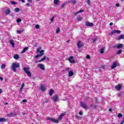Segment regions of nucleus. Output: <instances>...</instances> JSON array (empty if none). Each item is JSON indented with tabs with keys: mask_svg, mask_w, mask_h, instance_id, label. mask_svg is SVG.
<instances>
[{
	"mask_svg": "<svg viewBox=\"0 0 124 124\" xmlns=\"http://www.w3.org/2000/svg\"><path fill=\"white\" fill-rule=\"evenodd\" d=\"M19 63H16V62L13 63L12 65V68L13 70L14 71V72H16L17 70L16 68L19 67Z\"/></svg>",
	"mask_w": 124,
	"mask_h": 124,
	"instance_id": "1",
	"label": "nucleus"
},
{
	"mask_svg": "<svg viewBox=\"0 0 124 124\" xmlns=\"http://www.w3.org/2000/svg\"><path fill=\"white\" fill-rule=\"evenodd\" d=\"M46 120L47 121H50V122H52V123H55V124H58V123H59V120H57V119H55L54 118H47L46 119Z\"/></svg>",
	"mask_w": 124,
	"mask_h": 124,
	"instance_id": "2",
	"label": "nucleus"
},
{
	"mask_svg": "<svg viewBox=\"0 0 124 124\" xmlns=\"http://www.w3.org/2000/svg\"><path fill=\"white\" fill-rule=\"evenodd\" d=\"M118 65H119V62H118L117 61L114 62L113 63L112 65L111 66V69H114V68H116V67H117Z\"/></svg>",
	"mask_w": 124,
	"mask_h": 124,
	"instance_id": "3",
	"label": "nucleus"
},
{
	"mask_svg": "<svg viewBox=\"0 0 124 124\" xmlns=\"http://www.w3.org/2000/svg\"><path fill=\"white\" fill-rule=\"evenodd\" d=\"M121 31L120 30H112L111 32L109 33V35H112V34H114V33L120 34Z\"/></svg>",
	"mask_w": 124,
	"mask_h": 124,
	"instance_id": "4",
	"label": "nucleus"
},
{
	"mask_svg": "<svg viewBox=\"0 0 124 124\" xmlns=\"http://www.w3.org/2000/svg\"><path fill=\"white\" fill-rule=\"evenodd\" d=\"M78 49H80V48H82V47L84 46V44H83V43H82V42H81L80 41H78Z\"/></svg>",
	"mask_w": 124,
	"mask_h": 124,
	"instance_id": "5",
	"label": "nucleus"
},
{
	"mask_svg": "<svg viewBox=\"0 0 124 124\" xmlns=\"http://www.w3.org/2000/svg\"><path fill=\"white\" fill-rule=\"evenodd\" d=\"M74 58V57H73V56H71L69 58V62H70L71 63H75V61L73 60Z\"/></svg>",
	"mask_w": 124,
	"mask_h": 124,
	"instance_id": "6",
	"label": "nucleus"
},
{
	"mask_svg": "<svg viewBox=\"0 0 124 124\" xmlns=\"http://www.w3.org/2000/svg\"><path fill=\"white\" fill-rule=\"evenodd\" d=\"M37 53H40V56H43V55H44V50L40 51V48H38Z\"/></svg>",
	"mask_w": 124,
	"mask_h": 124,
	"instance_id": "7",
	"label": "nucleus"
},
{
	"mask_svg": "<svg viewBox=\"0 0 124 124\" xmlns=\"http://www.w3.org/2000/svg\"><path fill=\"white\" fill-rule=\"evenodd\" d=\"M80 105L82 108H84V109H87L88 108V106H87V105H86V103L84 102H81Z\"/></svg>",
	"mask_w": 124,
	"mask_h": 124,
	"instance_id": "8",
	"label": "nucleus"
},
{
	"mask_svg": "<svg viewBox=\"0 0 124 124\" xmlns=\"http://www.w3.org/2000/svg\"><path fill=\"white\" fill-rule=\"evenodd\" d=\"M86 26L87 27H93V23L92 22H87L86 23Z\"/></svg>",
	"mask_w": 124,
	"mask_h": 124,
	"instance_id": "9",
	"label": "nucleus"
},
{
	"mask_svg": "<svg viewBox=\"0 0 124 124\" xmlns=\"http://www.w3.org/2000/svg\"><path fill=\"white\" fill-rule=\"evenodd\" d=\"M38 67L41 68V69H42V70L43 71L45 70V66L44 65V64H39L38 65Z\"/></svg>",
	"mask_w": 124,
	"mask_h": 124,
	"instance_id": "10",
	"label": "nucleus"
},
{
	"mask_svg": "<svg viewBox=\"0 0 124 124\" xmlns=\"http://www.w3.org/2000/svg\"><path fill=\"white\" fill-rule=\"evenodd\" d=\"M115 89L117 91H121V90H122V85H121L120 84H118V85H116L115 86Z\"/></svg>",
	"mask_w": 124,
	"mask_h": 124,
	"instance_id": "11",
	"label": "nucleus"
},
{
	"mask_svg": "<svg viewBox=\"0 0 124 124\" xmlns=\"http://www.w3.org/2000/svg\"><path fill=\"white\" fill-rule=\"evenodd\" d=\"M5 122H7V119L3 118H0V123H4Z\"/></svg>",
	"mask_w": 124,
	"mask_h": 124,
	"instance_id": "12",
	"label": "nucleus"
},
{
	"mask_svg": "<svg viewBox=\"0 0 124 124\" xmlns=\"http://www.w3.org/2000/svg\"><path fill=\"white\" fill-rule=\"evenodd\" d=\"M65 116V113H62L60 116L58 117V120H62V117Z\"/></svg>",
	"mask_w": 124,
	"mask_h": 124,
	"instance_id": "13",
	"label": "nucleus"
},
{
	"mask_svg": "<svg viewBox=\"0 0 124 124\" xmlns=\"http://www.w3.org/2000/svg\"><path fill=\"white\" fill-rule=\"evenodd\" d=\"M11 11H10V9H7L5 11V13L6 15H9L10 14Z\"/></svg>",
	"mask_w": 124,
	"mask_h": 124,
	"instance_id": "14",
	"label": "nucleus"
},
{
	"mask_svg": "<svg viewBox=\"0 0 124 124\" xmlns=\"http://www.w3.org/2000/svg\"><path fill=\"white\" fill-rule=\"evenodd\" d=\"M82 12H84V10H81L79 11L78 12L74 14V15H73L74 17H75V16H76V15H77V14H79V13H81Z\"/></svg>",
	"mask_w": 124,
	"mask_h": 124,
	"instance_id": "15",
	"label": "nucleus"
},
{
	"mask_svg": "<svg viewBox=\"0 0 124 124\" xmlns=\"http://www.w3.org/2000/svg\"><path fill=\"white\" fill-rule=\"evenodd\" d=\"M53 100L54 102H57L58 101V96L55 95L53 97Z\"/></svg>",
	"mask_w": 124,
	"mask_h": 124,
	"instance_id": "16",
	"label": "nucleus"
},
{
	"mask_svg": "<svg viewBox=\"0 0 124 124\" xmlns=\"http://www.w3.org/2000/svg\"><path fill=\"white\" fill-rule=\"evenodd\" d=\"M28 50H29V47H25L23 49V50L21 51V53L24 54V53H25L26 52H27V51H28Z\"/></svg>",
	"mask_w": 124,
	"mask_h": 124,
	"instance_id": "17",
	"label": "nucleus"
},
{
	"mask_svg": "<svg viewBox=\"0 0 124 124\" xmlns=\"http://www.w3.org/2000/svg\"><path fill=\"white\" fill-rule=\"evenodd\" d=\"M45 61V57L43 58L40 60L36 61L35 62L36 63H37V62H44Z\"/></svg>",
	"mask_w": 124,
	"mask_h": 124,
	"instance_id": "18",
	"label": "nucleus"
},
{
	"mask_svg": "<svg viewBox=\"0 0 124 124\" xmlns=\"http://www.w3.org/2000/svg\"><path fill=\"white\" fill-rule=\"evenodd\" d=\"M23 70L25 73L29 72V71L30 70V68L29 67H24Z\"/></svg>",
	"mask_w": 124,
	"mask_h": 124,
	"instance_id": "19",
	"label": "nucleus"
},
{
	"mask_svg": "<svg viewBox=\"0 0 124 124\" xmlns=\"http://www.w3.org/2000/svg\"><path fill=\"white\" fill-rule=\"evenodd\" d=\"M40 89L42 91V92H44V91L46 90V87L44 85H41Z\"/></svg>",
	"mask_w": 124,
	"mask_h": 124,
	"instance_id": "20",
	"label": "nucleus"
},
{
	"mask_svg": "<svg viewBox=\"0 0 124 124\" xmlns=\"http://www.w3.org/2000/svg\"><path fill=\"white\" fill-rule=\"evenodd\" d=\"M74 74V73H73V72L72 71H70L69 72L68 76H69V77H71V76H73Z\"/></svg>",
	"mask_w": 124,
	"mask_h": 124,
	"instance_id": "21",
	"label": "nucleus"
},
{
	"mask_svg": "<svg viewBox=\"0 0 124 124\" xmlns=\"http://www.w3.org/2000/svg\"><path fill=\"white\" fill-rule=\"evenodd\" d=\"M124 39V35H121L118 37V40H121V39Z\"/></svg>",
	"mask_w": 124,
	"mask_h": 124,
	"instance_id": "22",
	"label": "nucleus"
},
{
	"mask_svg": "<svg viewBox=\"0 0 124 124\" xmlns=\"http://www.w3.org/2000/svg\"><path fill=\"white\" fill-rule=\"evenodd\" d=\"M124 47V45L120 44L119 45L117 46V48L118 49H121V48H123Z\"/></svg>",
	"mask_w": 124,
	"mask_h": 124,
	"instance_id": "23",
	"label": "nucleus"
},
{
	"mask_svg": "<svg viewBox=\"0 0 124 124\" xmlns=\"http://www.w3.org/2000/svg\"><path fill=\"white\" fill-rule=\"evenodd\" d=\"M53 2L54 4L58 5L59 3H60V0H54Z\"/></svg>",
	"mask_w": 124,
	"mask_h": 124,
	"instance_id": "24",
	"label": "nucleus"
},
{
	"mask_svg": "<svg viewBox=\"0 0 124 124\" xmlns=\"http://www.w3.org/2000/svg\"><path fill=\"white\" fill-rule=\"evenodd\" d=\"M53 93H54V90H53V89H50L49 93V95H53Z\"/></svg>",
	"mask_w": 124,
	"mask_h": 124,
	"instance_id": "25",
	"label": "nucleus"
},
{
	"mask_svg": "<svg viewBox=\"0 0 124 124\" xmlns=\"http://www.w3.org/2000/svg\"><path fill=\"white\" fill-rule=\"evenodd\" d=\"M24 87H25V83H23L22 84V85L21 86V87H20V90H19L20 92H22V91H23V89Z\"/></svg>",
	"mask_w": 124,
	"mask_h": 124,
	"instance_id": "26",
	"label": "nucleus"
},
{
	"mask_svg": "<svg viewBox=\"0 0 124 124\" xmlns=\"http://www.w3.org/2000/svg\"><path fill=\"white\" fill-rule=\"evenodd\" d=\"M92 40L93 41V43H95V42H96V41H97V37H95L93 38V39H92Z\"/></svg>",
	"mask_w": 124,
	"mask_h": 124,
	"instance_id": "27",
	"label": "nucleus"
},
{
	"mask_svg": "<svg viewBox=\"0 0 124 124\" xmlns=\"http://www.w3.org/2000/svg\"><path fill=\"white\" fill-rule=\"evenodd\" d=\"M14 58L15 60H18V59H19V55L18 54L15 55L14 56Z\"/></svg>",
	"mask_w": 124,
	"mask_h": 124,
	"instance_id": "28",
	"label": "nucleus"
},
{
	"mask_svg": "<svg viewBox=\"0 0 124 124\" xmlns=\"http://www.w3.org/2000/svg\"><path fill=\"white\" fill-rule=\"evenodd\" d=\"M9 42L12 46H13V47H14V45H15V44H14V42H13V40H10Z\"/></svg>",
	"mask_w": 124,
	"mask_h": 124,
	"instance_id": "29",
	"label": "nucleus"
},
{
	"mask_svg": "<svg viewBox=\"0 0 124 124\" xmlns=\"http://www.w3.org/2000/svg\"><path fill=\"white\" fill-rule=\"evenodd\" d=\"M123 52V50L122 49H119L117 52V55H120V54H122V52Z\"/></svg>",
	"mask_w": 124,
	"mask_h": 124,
	"instance_id": "30",
	"label": "nucleus"
},
{
	"mask_svg": "<svg viewBox=\"0 0 124 124\" xmlns=\"http://www.w3.org/2000/svg\"><path fill=\"white\" fill-rule=\"evenodd\" d=\"M69 2H70V3H73V4H75V3H76V1L74 0H72L71 1H69Z\"/></svg>",
	"mask_w": 124,
	"mask_h": 124,
	"instance_id": "31",
	"label": "nucleus"
},
{
	"mask_svg": "<svg viewBox=\"0 0 124 124\" xmlns=\"http://www.w3.org/2000/svg\"><path fill=\"white\" fill-rule=\"evenodd\" d=\"M61 31V30L60 29V28H57L56 30V33H60V31Z\"/></svg>",
	"mask_w": 124,
	"mask_h": 124,
	"instance_id": "32",
	"label": "nucleus"
},
{
	"mask_svg": "<svg viewBox=\"0 0 124 124\" xmlns=\"http://www.w3.org/2000/svg\"><path fill=\"white\" fill-rule=\"evenodd\" d=\"M87 2L88 4V5H89V6L92 5V3H91V0H87Z\"/></svg>",
	"mask_w": 124,
	"mask_h": 124,
	"instance_id": "33",
	"label": "nucleus"
},
{
	"mask_svg": "<svg viewBox=\"0 0 124 124\" xmlns=\"http://www.w3.org/2000/svg\"><path fill=\"white\" fill-rule=\"evenodd\" d=\"M11 4H13L14 5H17V2H15L14 1H11Z\"/></svg>",
	"mask_w": 124,
	"mask_h": 124,
	"instance_id": "34",
	"label": "nucleus"
},
{
	"mask_svg": "<svg viewBox=\"0 0 124 124\" xmlns=\"http://www.w3.org/2000/svg\"><path fill=\"white\" fill-rule=\"evenodd\" d=\"M100 52L101 54H103L104 53V48L102 47L100 50Z\"/></svg>",
	"mask_w": 124,
	"mask_h": 124,
	"instance_id": "35",
	"label": "nucleus"
},
{
	"mask_svg": "<svg viewBox=\"0 0 124 124\" xmlns=\"http://www.w3.org/2000/svg\"><path fill=\"white\" fill-rule=\"evenodd\" d=\"M26 74L28 75V76H29V77H31V72L30 71L26 73Z\"/></svg>",
	"mask_w": 124,
	"mask_h": 124,
	"instance_id": "36",
	"label": "nucleus"
},
{
	"mask_svg": "<svg viewBox=\"0 0 124 124\" xmlns=\"http://www.w3.org/2000/svg\"><path fill=\"white\" fill-rule=\"evenodd\" d=\"M16 22H17V24H19V23L22 22V19L21 18H17L16 20Z\"/></svg>",
	"mask_w": 124,
	"mask_h": 124,
	"instance_id": "37",
	"label": "nucleus"
},
{
	"mask_svg": "<svg viewBox=\"0 0 124 124\" xmlns=\"http://www.w3.org/2000/svg\"><path fill=\"white\" fill-rule=\"evenodd\" d=\"M15 12H19V11H20V9H19L18 8H16L15 9Z\"/></svg>",
	"mask_w": 124,
	"mask_h": 124,
	"instance_id": "38",
	"label": "nucleus"
},
{
	"mask_svg": "<svg viewBox=\"0 0 124 124\" xmlns=\"http://www.w3.org/2000/svg\"><path fill=\"white\" fill-rule=\"evenodd\" d=\"M35 29H37L38 30H39V29H40V26H39V25H36L35 26Z\"/></svg>",
	"mask_w": 124,
	"mask_h": 124,
	"instance_id": "39",
	"label": "nucleus"
},
{
	"mask_svg": "<svg viewBox=\"0 0 124 124\" xmlns=\"http://www.w3.org/2000/svg\"><path fill=\"white\" fill-rule=\"evenodd\" d=\"M43 58H45V60H46L47 61V62H49V60H50V58H49L48 57H47L46 56H44Z\"/></svg>",
	"mask_w": 124,
	"mask_h": 124,
	"instance_id": "40",
	"label": "nucleus"
},
{
	"mask_svg": "<svg viewBox=\"0 0 124 124\" xmlns=\"http://www.w3.org/2000/svg\"><path fill=\"white\" fill-rule=\"evenodd\" d=\"M123 117V114L122 113H118V118H122Z\"/></svg>",
	"mask_w": 124,
	"mask_h": 124,
	"instance_id": "41",
	"label": "nucleus"
},
{
	"mask_svg": "<svg viewBox=\"0 0 124 124\" xmlns=\"http://www.w3.org/2000/svg\"><path fill=\"white\" fill-rule=\"evenodd\" d=\"M1 68L2 69H3V68H5V65L4 64H3L1 66Z\"/></svg>",
	"mask_w": 124,
	"mask_h": 124,
	"instance_id": "42",
	"label": "nucleus"
},
{
	"mask_svg": "<svg viewBox=\"0 0 124 124\" xmlns=\"http://www.w3.org/2000/svg\"><path fill=\"white\" fill-rule=\"evenodd\" d=\"M39 57H41V55H40V54H38L35 56V59H37V58H39Z\"/></svg>",
	"mask_w": 124,
	"mask_h": 124,
	"instance_id": "43",
	"label": "nucleus"
},
{
	"mask_svg": "<svg viewBox=\"0 0 124 124\" xmlns=\"http://www.w3.org/2000/svg\"><path fill=\"white\" fill-rule=\"evenodd\" d=\"M17 33H19V34H21V33H22V31L20 30H18L17 31Z\"/></svg>",
	"mask_w": 124,
	"mask_h": 124,
	"instance_id": "44",
	"label": "nucleus"
},
{
	"mask_svg": "<svg viewBox=\"0 0 124 124\" xmlns=\"http://www.w3.org/2000/svg\"><path fill=\"white\" fill-rule=\"evenodd\" d=\"M86 58L88 59V60H90V59H91V56H90V55H87L86 56Z\"/></svg>",
	"mask_w": 124,
	"mask_h": 124,
	"instance_id": "45",
	"label": "nucleus"
},
{
	"mask_svg": "<svg viewBox=\"0 0 124 124\" xmlns=\"http://www.w3.org/2000/svg\"><path fill=\"white\" fill-rule=\"evenodd\" d=\"M78 21H82V18L79 17L77 18Z\"/></svg>",
	"mask_w": 124,
	"mask_h": 124,
	"instance_id": "46",
	"label": "nucleus"
},
{
	"mask_svg": "<svg viewBox=\"0 0 124 124\" xmlns=\"http://www.w3.org/2000/svg\"><path fill=\"white\" fill-rule=\"evenodd\" d=\"M55 18V16H53L51 18L50 21L53 22L54 21V18Z\"/></svg>",
	"mask_w": 124,
	"mask_h": 124,
	"instance_id": "47",
	"label": "nucleus"
},
{
	"mask_svg": "<svg viewBox=\"0 0 124 124\" xmlns=\"http://www.w3.org/2000/svg\"><path fill=\"white\" fill-rule=\"evenodd\" d=\"M65 70L66 71H69L70 70V69L69 68H66Z\"/></svg>",
	"mask_w": 124,
	"mask_h": 124,
	"instance_id": "48",
	"label": "nucleus"
},
{
	"mask_svg": "<svg viewBox=\"0 0 124 124\" xmlns=\"http://www.w3.org/2000/svg\"><path fill=\"white\" fill-rule=\"evenodd\" d=\"M79 114L80 116H82V115H83V112L82 111H80Z\"/></svg>",
	"mask_w": 124,
	"mask_h": 124,
	"instance_id": "49",
	"label": "nucleus"
},
{
	"mask_svg": "<svg viewBox=\"0 0 124 124\" xmlns=\"http://www.w3.org/2000/svg\"><path fill=\"white\" fill-rule=\"evenodd\" d=\"M64 5L65 4H63L61 5V8H63V7H64Z\"/></svg>",
	"mask_w": 124,
	"mask_h": 124,
	"instance_id": "50",
	"label": "nucleus"
},
{
	"mask_svg": "<svg viewBox=\"0 0 124 124\" xmlns=\"http://www.w3.org/2000/svg\"><path fill=\"white\" fill-rule=\"evenodd\" d=\"M22 102H23V103L27 102V100H26V99L23 100H22Z\"/></svg>",
	"mask_w": 124,
	"mask_h": 124,
	"instance_id": "51",
	"label": "nucleus"
},
{
	"mask_svg": "<svg viewBox=\"0 0 124 124\" xmlns=\"http://www.w3.org/2000/svg\"><path fill=\"white\" fill-rule=\"evenodd\" d=\"M26 5L28 7H30L31 6V4H30V3H26Z\"/></svg>",
	"mask_w": 124,
	"mask_h": 124,
	"instance_id": "52",
	"label": "nucleus"
},
{
	"mask_svg": "<svg viewBox=\"0 0 124 124\" xmlns=\"http://www.w3.org/2000/svg\"><path fill=\"white\" fill-rule=\"evenodd\" d=\"M116 6H117V7H119V6H120V4L117 3V4H116Z\"/></svg>",
	"mask_w": 124,
	"mask_h": 124,
	"instance_id": "53",
	"label": "nucleus"
},
{
	"mask_svg": "<svg viewBox=\"0 0 124 124\" xmlns=\"http://www.w3.org/2000/svg\"><path fill=\"white\" fill-rule=\"evenodd\" d=\"M2 93V89H0V94Z\"/></svg>",
	"mask_w": 124,
	"mask_h": 124,
	"instance_id": "54",
	"label": "nucleus"
},
{
	"mask_svg": "<svg viewBox=\"0 0 124 124\" xmlns=\"http://www.w3.org/2000/svg\"><path fill=\"white\" fill-rule=\"evenodd\" d=\"M46 103H48V99H46L45 100Z\"/></svg>",
	"mask_w": 124,
	"mask_h": 124,
	"instance_id": "55",
	"label": "nucleus"
},
{
	"mask_svg": "<svg viewBox=\"0 0 124 124\" xmlns=\"http://www.w3.org/2000/svg\"><path fill=\"white\" fill-rule=\"evenodd\" d=\"M109 26H113V22H110L109 23Z\"/></svg>",
	"mask_w": 124,
	"mask_h": 124,
	"instance_id": "56",
	"label": "nucleus"
},
{
	"mask_svg": "<svg viewBox=\"0 0 124 124\" xmlns=\"http://www.w3.org/2000/svg\"><path fill=\"white\" fill-rule=\"evenodd\" d=\"M28 1H29V2H32V0H27Z\"/></svg>",
	"mask_w": 124,
	"mask_h": 124,
	"instance_id": "57",
	"label": "nucleus"
},
{
	"mask_svg": "<svg viewBox=\"0 0 124 124\" xmlns=\"http://www.w3.org/2000/svg\"><path fill=\"white\" fill-rule=\"evenodd\" d=\"M19 0L21 1L23 3L25 2V0Z\"/></svg>",
	"mask_w": 124,
	"mask_h": 124,
	"instance_id": "58",
	"label": "nucleus"
},
{
	"mask_svg": "<svg viewBox=\"0 0 124 124\" xmlns=\"http://www.w3.org/2000/svg\"><path fill=\"white\" fill-rule=\"evenodd\" d=\"M118 96L119 97H121V96H122V94L120 93V94H118Z\"/></svg>",
	"mask_w": 124,
	"mask_h": 124,
	"instance_id": "59",
	"label": "nucleus"
},
{
	"mask_svg": "<svg viewBox=\"0 0 124 124\" xmlns=\"http://www.w3.org/2000/svg\"><path fill=\"white\" fill-rule=\"evenodd\" d=\"M108 111H109V112H112V109H111V108H109V109H108Z\"/></svg>",
	"mask_w": 124,
	"mask_h": 124,
	"instance_id": "60",
	"label": "nucleus"
},
{
	"mask_svg": "<svg viewBox=\"0 0 124 124\" xmlns=\"http://www.w3.org/2000/svg\"><path fill=\"white\" fill-rule=\"evenodd\" d=\"M0 80L2 81L3 80V78H1V77H0Z\"/></svg>",
	"mask_w": 124,
	"mask_h": 124,
	"instance_id": "61",
	"label": "nucleus"
},
{
	"mask_svg": "<svg viewBox=\"0 0 124 124\" xmlns=\"http://www.w3.org/2000/svg\"><path fill=\"white\" fill-rule=\"evenodd\" d=\"M113 48H117V46H113Z\"/></svg>",
	"mask_w": 124,
	"mask_h": 124,
	"instance_id": "62",
	"label": "nucleus"
},
{
	"mask_svg": "<svg viewBox=\"0 0 124 124\" xmlns=\"http://www.w3.org/2000/svg\"><path fill=\"white\" fill-rule=\"evenodd\" d=\"M8 104L7 103H5V105H7Z\"/></svg>",
	"mask_w": 124,
	"mask_h": 124,
	"instance_id": "63",
	"label": "nucleus"
},
{
	"mask_svg": "<svg viewBox=\"0 0 124 124\" xmlns=\"http://www.w3.org/2000/svg\"><path fill=\"white\" fill-rule=\"evenodd\" d=\"M121 1H122V2L124 1V0H121Z\"/></svg>",
	"mask_w": 124,
	"mask_h": 124,
	"instance_id": "64",
	"label": "nucleus"
}]
</instances>
